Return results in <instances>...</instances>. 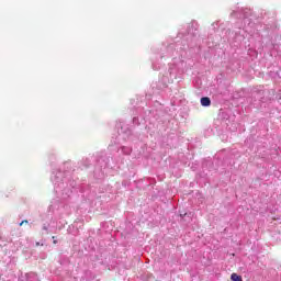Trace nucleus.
I'll list each match as a JSON object with an SVG mask.
<instances>
[{"label": "nucleus", "instance_id": "nucleus-1", "mask_svg": "<svg viewBox=\"0 0 281 281\" xmlns=\"http://www.w3.org/2000/svg\"><path fill=\"white\" fill-rule=\"evenodd\" d=\"M200 102L202 106H210L212 104V100L209 97L201 98Z\"/></svg>", "mask_w": 281, "mask_h": 281}, {"label": "nucleus", "instance_id": "nucleus-2", "mask_svg": "<svg viewBox=\"0 0 281 281\" xmlns=\"http://www.w3.org/2000/svg\"><path fill=\"white\" fill-rule=\"evenodd\" d=\"M231 280H233V281H243V277L238 276L237 273H233L231 276Z\"/></svg>", "mask_w": 281, "mask_h": 281}, {"label": "nucleus", "instance_id": "nucleus-3", "mask_svg": "<svg viewBox=\"0 0 281 281\" xmlns=\"http://www.w3.org/2000/svg\"><path fill=\"white\" fill-rule=\"evenodd\" d=\"M25 224H27V221H26V220H24V221H22V222L20 223V227L23 226V225H25Z\"/></svg>", "mask_w": 281, "mask_h": 281}, {"label": "nucleus", "instance_id": "nucleus-4", "mask_svg": "<svg viewBox=\"0 0 281 281\" xmlns=\"http://www.w3.org/2000/svg\"><path fill=\"white\" fill-rule=\"evenodd\" d=\"M53 243H54V245H57V244H58V240L54 239Z\"/></svg>", "mask_w": 281, "mask_h": 281}, {"label": "nucleus", "instance_id": "nucleus-5", "mask_svg": "<svg viewBox=\"0 0 281 281\" xmlns=\"http://www.w3.org/2000/svg\"><path fill=\"white\" fill-rule=\"evenodd\" d=\"M40 245H41V243L37 241V243H36V247H38Z\"/></svg>", "mask_w": 281, "mask_h": 281}, {"label": "nucleus", "instance_id": "nucleus-6", "mask_svg": "<svg viewBox=\"0 0 281 281\" xmlns=\"http://www.w3.org/2000/svg\"><path fill=\"white\" fill-rule=\"evenodd\" d=\"M54 238H56V236H53V240H54Z\"/></svg>", "mask_w": 281, "mask_h": 281}]
</instances>
